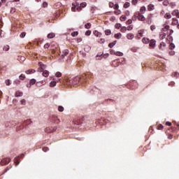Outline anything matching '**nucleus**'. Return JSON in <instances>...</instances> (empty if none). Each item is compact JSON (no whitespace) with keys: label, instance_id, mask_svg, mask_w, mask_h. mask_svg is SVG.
I'll list each match as a JSON object with an SVG mask.
<instances>
[{"label":"nucleus","instance_id":"nucleus-5","mask_svg":"<svg viewBox=\"0 0 179 179\" xmlns=\"http://www.w3.org/2000/svg\"><path fill=\"white\" fill-rule=\"evenodd\" d=\"M10 163V158L6 157L1 159L0 164L1 166H6V164H9Z\"/></svg>","mask_w":179,"mask_h":179},{"label":"nucleus","instance_id":"nucleus-49","mask_svg":"<svg viewBox=\"0 0 179 179\" xmlns=\"http://www.w3.org/2000/svg\"><path fill=\"white\" fill-rule=\"evenodd\" d=\"M132 29H134V27L132 25H129V27H127L126 28L127 30L131 31L132 30Z\"/></svg>","mask_w":179,"mask_h":179},{"label":"nucleus","instance_id":"nucleus-15","mask_svg":"<svg viewBox=\"0 0 179 179\" xmlns=\"http://www.w3.org/2000/svg\"><path fill=\"white\" fill-rule=\"evenodd\" d=\"M150 40L148 38H143L142 39V42L143 43V44H149Z\"/></svg>","mask_w":179,"mask_h":179},{"label":"nucleus","instance_id":"nucleus-4","mask_svg":"<svg viewBox=\"0 0 179 179\" xmlns=\"http://www.w3.org/2000/svg\"><path fill=\"white\" fill-rule=\"evenodd\" d=\"M56 131V127H48L45 129V132H46V134H51L52 132H55Z\"/></svg>","mask_w":179,"mask_h":179},{"label":"nucleus","instance_id":"nucleus-29","mask_svg":"<svg viewBox=\"0 0 179 179\" xmlns=\"http://www.w3.org/2000/svg\"><path fill=\"white\" fill-rule=\"evenodd\" d=\"M165 19H171V14H170L169 13H167L165 15Z\"/></svg>","mask_w":179,"mask_h":179},{"label":"nucleus","instance_id":"nucleus-20","mask_svg":"<svg viewBox=\"0 0 179 179\" xmlns=\"http://www.w3.org/2000/svg\"><path fill=\"white\" fill-rule=\"evenodd\" d=\"M69 54V50H63V54L62 55V56L64 57H66V55H68Z\"/></svg>","mask_w":179,"mask_h":179},{"label":"nucleus","instance_id":"nucleus-14","mask_svg":"<svg viewBox=\"0 0 179 179\" xmlns=\"http://www.w3.org/2000/svg\"><path fill=\"white\" fill-rule=\"evenodd\" d=\"M155 10V5L149 4L148 6V10H149V12H151V10Z\"/></svg>","mask_w":179,"mask_h":179},{"label":"nucleus","instance_id":"nucleus-56","mask_svg":"<svg viewBox=\"0 0 179 179\" xmlns=\"http://www.w3.org/2000/svg\"><path fill=\"white\" fill-rule=\"evenodd\" d=\"M114 45H114L113 43H110L108 44V48H113L114 47Z\"/></svg>","mask_w":179,"mask_h":179},{"label":"nucleus","instance_id":"nucleus-61","mask_svg":"<svg viewBox=\"0 0 179 179\" xmlns=\"http://www.w3.org/2000/svg\"><path fill=\"white\" fill-rule=\"evenodd\" d=\"M166 125H167L168 127H171V122H166Z\"/></svg>","mask_w":179,"mask_h":179},{"label":"nucleus","instance_id":"nucleus-37","mask_svg":"<svg viewBox=\"0 0 179 179\" xmlns=\"http://www.w3.org/2000/svg\"><path fill=\"white\" fill-rule=\"evenodd\" d=\"M20 80H24V79H26V76H24V74H21L20 76Z\"/></svg>","mask_w":179,"mask_h":179},{"label":"nucleus","instance_id":"nucleus-21","mask_svg":"<svg viewBox=\"0 0 179 179\" xmlns=\"http://www.w3.org/2000/svg\"><path fill=\"white\" fill-rule=\"evenodd\" d=\"M134 36L133 34H128L127 35V38L128 40H132V38H134Z\"/></svg>","mask_w":179,"mask_h":179},{"label":"nucleus","instance_id":"nucleus-13","mask_svg":"<svg viewBox=\"0 0 179 179\" xmlns=\"http://www.w3.org/2000/svg\"><path fill=\"white\" fill-rule=\"evenodd\" d=\"M93 34H94L96 37H101V33L99 32L97 30H94Z\"/></svg>","mask_w":179,"mask_h":179},{"label":"nucleus","instance_id":"nucleus-6","mask_svg":"<svg viewBox=\"0 0 179 179\" xmlns=\"http://www.w3.org/2000/svg\"><path fill=\"white\" fill-rule=\"evenodd\" d=\"M148 44H149L150 48H155V47H156V40L155 39L150 40V42Z\"/></svg>","mask_w":179,"mask_h":179},{"label":"nucleus","instance_id":"nucleus-26","mask_svg":"<svg viewBox=\"0 0 179 179\" xmlns=\"http://www.w3.org/2000/svg\"><path fill=\"white\" fill-rule=\"evenodd\" d=\"M73 122L75 125H80V124H83L82 121L80 120H74Z\"/></svg>","mask_w":179,"mask_h":179},{"label":"nucleus","instance_id":"nucleus-38","mask_svg":"<svg viewBox=\"0 0 179 179\" xmlns=\"http://www.w3.org/2000/svg\"><path fill=\"white\" fill-rule=\"evenodd\" d=\"M169 1H168V0H164V1H163V6H169Z\"/></svg>","mask_w":179,"mask_h":179},{"label":"nucleus","instance_id":"nucleus-33","mask_svg":"<svg viewBox=\"0 0 179 179\" xmlns=\"http://www.w3.org/2000/svg\"><path fill=\"white\" fill-rule=\"evenodd\" d=\"M164 127H163V124H159L157 126V129H159V130H162L163 129Z\"/></svg>","mask_w":179,"mask_h":179},{"label":"nucleus","instance_id":"nucleus-60","mask_svg":"<svg viewBox=\"0 0 179 179\" xmlns=\"http://www.w3.org/2000/svg\"><path fill=\"white\" fill-rule=\"evenodd\" d=\"M43 8H47V6H48V3L47 2H43Z\"/></svg>","mask_w":179,"mask_h":179},{"label":"nucleus","instance_id":"nucleus-40","mask_svg":"<svg viewBox=\"0 0 179 179\" xmlns=\"http://www.w3.org/2000/svg\"><path fill=\"white\" fill-rule=\"evenodd\" d=\"M131 3L132 5H134V6H136L138 4V0H132L131 1Z\"/></svg>","mask_w":179,"mask_h":179},{"label":"nucleus","instance_id":"nucleus-16","mask_svg":"<svg viewBox=\"0 0 179 179\" xmlns=\"http://www.w3.org/2000/svg\"><path fill=\"white\" fill-rule=\"evenodd\" d=\"M34 72H36V70L31 69L26 71L25 73H27V75H30L31 73H34Z\"/></svg>","mask_w":179,"mask_h":179},{"label":"nucleus","instance_id":"nucleus-3","mask_svg":"<svg viewBox=\"0 0 179 179\" xmlns=\"http://www.w3.org/2000/svg\"><path fill=\"white\" fill-rule=\"evenodd\" d=\"M87 3L86 2L81 3L79 6V3H73L72 6L73 7L71 8L72 12H80L82 10V8H86V6Z\"/></svg>","mask_w":179,"mask_h":179},{"label":"nucleus","instance_id":"nucleus-46","mask_svg":"<svg viewBox=\"0 0 179 179\" xmlns=\"http://www.w3.org/2000/svg\"><path fill=\"white\" fill-rule=\"evenodd\" d=\"M90 34H92V31L90 30L86 31L85 36H90Z\"/></svg>","mask_w":179,"mask_h":179},{"label":"nucleus","instance_id":"nucleus-22","mask_svg":"<svg viewBox=\"0 0 179 179\" xmlns=\"http://www.w3.org/2000/svg\"><path fill=\"white\" fill-rule=\"evenodd\" d=\"M113 54L114 55H117V57H122V55H124V53L121 52H114Z\"/></svg>","mask_w":179,"mask_h":179},{"label":"nucleus","instance_id":"nucleus-45","mask_svg":"<svg viewBox=\"0 0 179 179\" xmlns=\"http://www.w3.org/2000/svg\"><path fill=\"white\" fill-rule=\"evenodd\" d=\"M20 103L22 105V106H26V99H22L20 101Z\"/></svg>","mask_w":179,"mask_h":179},{"label":"nucleus","instance_id":"nucleus-53","mask_svg":"<svg viewBox=\"0 0 179 179\" xmlns=\"http://www.w3.org/2000/svg\"><path fill=\"white\" fill-rule=\"evenodd\" d=\"M48 150H50V148H48V147H44L43 148V152H48Z\"/></svg>","mask_w":179,"mask_h":179},{"label":"nucleus","instance_id":"nucleus-10","mask_svg":"<svg viewBox=\"0 0 179 179\" xmlns=\"http://www.w3.org/2000/svg\"><path fill=\"white\" fill-rule=\"evenodd\" d=\"M52 121L55 123V124H59V122H61V121L59 120V119H58V117L57 116H53L52 117Z\"/></svg>","mask_w":179,"mask_h":179},{"label":"nucleus","instance_id":"nucleus-41","mask_svg":"<svg viewBox=\"0 0 179 179\" xmlns=\"http://www.w3.org/2000/svg\"><path fill=\"white\" fill-rule=\"evenodd\" d=\"M120 31L122 33H125V31H127V27H122L120 29Z\"/></svg>","mask_w":179,"mask_h":179},{"label":"nucleus","instance_id":"nucleus-27","mask_svg":"<svg viewBox=\"0 0 179 179\" xmlns=\"http://www.w3.org/2000/svg\"><path fill=\"white\" fill-rule=\"evenodd\" d=\"M105 34L106 36H110V34H111V30L110 29L105 30Z\"/></svg>","mask_w":179,"mask_h":179},{"label":"nucleus","instance_id":"nucleus-50","mask_svg":"<svg viewBox=\"0 0 179 179\" xmlns=\"http://www.w3.org/2000/svg\"><path fill=\"white\" fill-rule=\"evenodd\" d=\"M5 83L7 86L10 85V80H6Z\"/></svg>","mask_w":179,"mask_h":179},{"label":"nucleus","instance_id":"nucleus-23","mask_svg":"<svg viewBox=\"0 0 179 179\" xmlns=\"http://www.w3.org/2000/svg\"><path fill=\"white\" fill-rule=\"evenodd\" d=\"M146 12V7L142 6L140 8V13H145Z\"/></svg>","mask_w":179,"mask_h":179},{"label":"nucleus","instance_id":"nucleus-12","mask_svg":"<svg viewBox=\"0 0 179 179\" xmlns=\"http://www.w3.org/2000/svg\"><path fill=\"white\" fill-rule=\"evenodd\" d=\"M171 24L172 26H177V24H178V20H177L176 17H173L172 19Z\"/></svg>","mask_w":179,"mask_h":179},{"label":"nucleus","instance_id":"nucleus-30","mask_svg":"<svg viewBox=\"0 0 179 179\" xmlns=\"http://www.w3.org/2000/svg\"><path fill=\"white\" fill-rule=\"evenodd\" d=\"M85 29H90V27H92V24L88 22V23L85 24Z\"/></svg>","mask_w":179,"mask_h":179},{"label":"nucleus","instance_id":"nucleus-42","mask_svg":"<svg viewBox=\"0 0 179 179\" xmlns=\"http://www.w3.org/2000/svg\"><path fill=\"white\" fill-rule=\"evenodd\" d=\"M20 37H21V38H24V37H26V32L21 33Z\"/></svg>","mask_w":179,"mask_h":179},{"label":"nucleus","instance_id":"nucleus-47","mask_svg":"<svg viewBox=\"0 0 179 179\" xmlns=\"http://www.w3.org/2000/svg\"><path fill=\"white\" fill-rule=\"evenodd\" d=\"M115 29H121V24H116L115 25Z\"/></svg>","mask_w":179,"mask_h":179},{"label":"nucleus","instance_id":"nucleus-58","mask_svg":"<svg viewBox=\"0 0 179 179\" xmlns=\"http://www.w3.org/2000/svg\"><path fill=\"white\" fill-rule=\"evenodd\" d=\"M132 17H131V20H129L127 21V24H131L132 23Z\"/></svg>","mask_w":179,"mask_h":179},{"label":"nucleus","instance_id":"nucleus-25","mask_svg":"<svg viewBox=\"0 0 179 179\" xmlns=\"http://www.w3.org/2000/svg\"><path fill=\"white\" fill-rule=\"evenodd\" d=\"M55 37V34L54 33H50L48 35V38H54Z\"/></svg>","mask_w":179,"mask_h":179},{"label":"nucleus","instance_id":"nucleus-44","mask_svg":"<svg viewBox=\"0 0 179 179\" xmlns=\"http://www.w3.org/2000/svg\"><path fill=\"white\" fill-rule=\"evenodd\" d=\"M3 51H9V45H6L3 48Z\"/></svg>","mask_w":179,"mask_h":179},{"label":"nucleus","instance_id":"nucleus-17","mask_svg":"<svg viewBox=\"0 0 179 179\" xmlns=\"http://www.w3.org/2000/svg\"><path fill=\"white\" fill-rule=\"evenodd\" d=\"M22 96H23L22 92L17 91L15 92V97H22Z\"/></svg>","mask_w":179,"mask_h":179},{"label":"nucleus","instance_id":"nucleus-35","mask_svg":"<svg viewBox=\"0 0 179 179\" xmlns=\"http://www.w3.org/2000/svg\"><path fill=\"white\" fill-rule=\"evenodd\" d=\"M55 86H57V82L55 81H52L50 83V87H54Z\"/></svg>","mask_w":179,"mask_h":179},{"label":"nucleus","instance_id":"nucleus-18","mask_svg":"<svg viewBox=\"0 0 179 179\" xmlns=\"http://www.w3.org/2000/svg\"><path fill=\"white\" fill-rule=\"evenodd\" d=\"M114 37H115V38L120 40V38H121V37H122V34H121V33H117V34H115Z\"/></svg>","mask_w":179,"mask_h":179},{"label":"nucleus","instance_id":"nucleus-28","mask_svg":"<svg viewBox=\"0 0 179 179\" xmlns=\"http://www.w3.org/2000/svg\"><path fill=\"white\" fill-rule=\"evenodd\" d=\"M55 76H56V78H61L62 76V73H61V72H59V71H57L55 73Z\"/></svg>","mask_w":179,"mask_h":179},{"label":"nucleus","instance_id":"nucleus-62","mask_svg":"<svg viewBox=\"0 0 179 179\" xmlns=\"http://www.w3.org/2000/svg\"><path fill=\"white\" fill-rule=\"evenodd\" d=\"M121 13L120 10L115 11V15H120Z\"/></svg>","mask_w":179,"mask_h":179},{"label":"nucleus","instance_id":"nucleus-59","mask_svg":"<svg viewBox=\"0 0 179 179\" xmlns=\"http://www.w3.org/2000/svg\"><path fill=\"white\" fill-rule=\"evenodd\" d=\"M104 41H106V40L104 38H101L100 41H99V43H100L101 44H103L104 43Z\"/></svg>","mask_w":179,"mask_h":179},{"label":"nucleus","instance_id":"nucleus-2","mask_svg":"<svg viewBox=\"0 0 179 179\" xmlns=\"http://www.w3.org/2000/svg\"><path fill=\"white\" fill-rule=\"evenodd\" d=\"M138 20L139 22H146V17L142 14V13L139 11H136L134 13L133 17H132V21L136 22V20Z\"/></svg>","mask_w":179,"mask_h":179},{"label":"nucleus","instance_id":"nucleus-64","mask_svg":"<svg viewBox=\"0 0 179 179\" xmlns=\"http://www.w3.org/2000/svg\"><path fill=\"white\" fill-rule=\"evenodd\" d=\"M176 17H178V19H179V11L178 10L177 14H176Z\"/></svg>","mask_w":179,"mask_h":179},{"label":"nucleus","instance_id":"nucleus-36","mask_svg":"<svg viewBox=\"0 0 179 179\" xmlns=\"http://www.w3.org/2000/svg\"><path fill=\"white\" fill-rule=\"evenodd\" d=\"M78 34H79V32H78V31H73L71 33L72 37H76V36H78Z\"/></svg>","mask_w":179,"mask_h":179},{"label":"nucleus","instance_id":"nucleus-52","mask_svg":"<svg viewBox=\"0 0 179 179\" xmlns=\"http://www.w3.org/2000/svg\"><path fill=\"white\" fill-rule=\"evenodd\" d=\"M58 110L59 111H60L61 113H62V111H64V108L62 106H59L58 107Z\"/></svg>","mask_w":179,"mask_h":179},{"label":"nucleus","instance_id":"nucleus-31","mask_svg":"<svg viewBox=\"0 0 179 179\" xmlns=\"http://www.w3.org/2000/svg\"><path fill=\"white\" fill-rule=\"evenodd\" d=\"M120 20H121V22H125V20H127V16H125V15H122V16L120 17Z\"/></svg>","mask_w":179,"mask_h":179},{"label":"nucleus","instance_id":"nucleus-11","mask_svg":"<svg viewBox=\"0 0 179 179\" xmlns=\"http://www.w3.org/2000/svg\"><path fill=\"white\" fill-rule=\"evenodd\" d=\"M33 85H36V79H31L30 81H29V84H28L27 85V87H31V86H33Z\"/></svg>","mask_w":179,"mask_h":179},{"label":"nucleus","instance_id":"nucleus-43","mask_svg":"<svg viewBox=\"0 0 179 179\" xmlns=\"http://www.w3.org/2000/svg\"><path fill=\"white\" fill-rule=\"evenodd\" d=\"M172 76H174V78H178L179 73L178 72H175L172 74Z\"/></svg>","mask_w":179,"mask_h":179},{"label":"nucleus","instance_id":"nucleus-9","mask_svg":"<svg viewBox=\"0 0 179 179\" xmlns=\"http://www.w3.org/2000/svg\"><path fill=\"white\" fill-rule=\"evenodd\" d=\"M52 121L55 123V124H59V122H61V121L59 120V119H58V117L57 116H53L52 117Z\"/></svg>","mask_w":179,"mask_h":179},{"label":"nucleus","instance_id":"nucleus-24","mask_svg":"<svg viewBox=\"0 0 179 179\" xmlns=\"http://www.w3.org/2000/svg\"><path fill=\"white\" fill-rule=\"evenodd\" d=\"M129 6H131V3L129 2H126L123 5V8H124L125 9H127V8H129Z\"/></svg>","mask_w":179,"mask_h":179},{"label":"nucleus","instance_id":"nucleus-55","mask_svg":"<svg viewBox=\"0 0 179 179\" xmlns=\"http://www.w3.org/2000/svg\"><path fill=\"white\" fill-rule=\"evenodd\" d=\"M43 47L45 49L50 48V43L45 44Z\"/></svg>","mask_w":179,"mask_h":179},{"label":"nucleus","instance_id":"nucleus-48","mask_svg":"<svg viewBox=\"0 0 179 179\" xmlns=\"http://www.w3.org/2000/svg\"><path fill=\"white\" fill-rule=\"evenodd\" d=\"M177 12H178V10H175L172 12L171 15L173 16H177Z\"/></svg>","mask_w":179,"mask_h":179},{"label":"nucleus","instance_id":"nucleus-34","mask_svg":"<svg viewBox=\"0 0 179 179\" xmlns=\"http://www.w3.org/2000/svg\"><path fill=\"white\" fill-rule=\"evenodd\" d=\"M170 29V26L169 25H166L164 28H163V31H167V30Z\"/></svg>","mask_w":179,"mask_h":179},{"label":"nucleus","instance_id":"nucleus-54","mask_svg":"<svg viewBox=\"0 0 179 179\" xmlns=\"http://www.w3.org/2000/svg\"><path fill=\"white\" fill-rule=\"evenodd\" d=\"M156 29V26L155 25H151L150 26V30L152 31H153V30H155Z\"/></svg>","mask_w":179,"mask_h":179},{"label":"nucleus","instance_id":"nucleus-8","mask_svg":"<svg viewBox=\"0 0 179 179\" xmlns=\"http://www.w3.org/2000/svg\"><path fill=\"white\" fill-rule=\"evenodd\" d=\"M145 34V29H141L138 31L137 37L138 38H142L143 34Z\"/></svg>","mask_w":179,"mask_h":179},{"label":"nucleus","instance_id":"nucleus-57","mask_svg":"<svg viewBox=\"0 0 179 179\" xmlns=\"http://www.w3.org/2000/svg\"><path fill=\"white\" fill-rule=\"evenodd\" d=\"M115 5H114V3L113 2H109V7L110 8H114Z\"/></svg>","mask_w":179,"mask_h":179},{"label":"nucleus","instance_id":"nucleus-51","mask_svg":"<svg viewBox=\"0 0 179 179\" xmlns=\"http://www.w3.org/2000/svg\"><path fill=\"white\" fill-rule=\"evenodd\" d=\"M120 8V6H118V4H115V6H113V8L115 10H118V8Z\"/></svg>","mask_w":179,"mask_h":179},{"label":"nucleus","instance_id":"nucleus-63","mask_svg":"<svg viewBox=\"0 0 179 179\" xmlns=\"http://www.w3.org/2000/svg\"><path fill=\"white\" fill-rule=\"evenodd\" d=\"M85 76H86V78H90V76H92V74L87 73V74H85Z\"/></svg>","mask_w":179,"mask_h":179},{"label":"nucleus","instance_id":"nucleus-19","mask_svg":"<svg viewBox=\"0 0 179 179\" xmlns=\"http://www.w3.org/2000/svg\"><path fill=\"white\" fill-rule=\"evenodd\" d=\"M50 75V72H48V71L45 70L43 72V76H44L45 78H48V76Z\"/></svg>","mask_w":179,"mask_h":179},{"label":"nucleus","instance_id":"nucleus-32","mask_svg":"<svg viewBox=\"0 0 179 179\" xmlns=\"http://www.w3.org/2000/svg\"><path fill=\"white\" fill-rule=\"evenodd\" d=\"M174 48H176V45H174V43H171L169 45V50H174Z\"/></svg>","mask_w":179,"mask_h":179},{"label":"nucleus","instance_id":"nucleus-39","mask_svg":"<svg viewBox=\"0 0 179 179\" xmlns=\"http://www.w3.org/2000/svg\"><path fill=\"white\" fill-rule=\"evenodd\" d=\"M162 47H166V43H164V42L161 43L160 45H159V48L160 50H162Z\"/></svg>","mask_w":179,"mask_h":179},{"label":"nucleus","instance_id":"nucleus-7","mask_svg":"<svg viewBox=\"0 0 179 179\" xmlns=\"http://www.w3.org/2000/svg\"><path fill=\"white\" fill-rule=\"evenodd\" d=\"M152 17H153L152 14H150L148 17L145 19L147 24H152Z\"/></svg>","mask_w":179,"mask_h":179},{"label":"nucleus","instance_id":"nucleus-1","mask_svg":"<svg viewBox=\"0 0 179 179\" xmlns=\"http://www.w3.org/2000/svg\"><path fill=\"white\" fill-rule=\"evenodd\" d=\"M80 82V77H73L72 78H66L64 83L67 85V86H76V85H79Z\"/></svg>","mask_w":179,"mask_h":179}]
</instances>
